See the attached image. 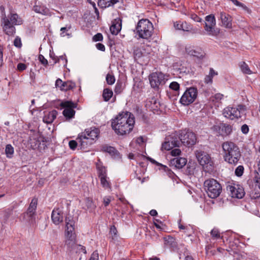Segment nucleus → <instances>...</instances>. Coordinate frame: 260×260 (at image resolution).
Here are the masks:
<instances>
[{
    "label": "nucleus",
    "mask_w": 260,
    "mask_h": 260,
    "mask_svg": "<svg viewBox=\"0 0 260 260\" xmlns=\"http://www.w3.org/2000/svg\"><path fill=\"white\" fill-rule=\"evenodd\" d=\"M239 67L243 74L250 75L253 73L249 68L248 64L244 61L240 62Z\"/></svg>",
    "instance_id": "31"
},
{
    "label": "nucleus",
    "mask_w": 260,
    "mask_h": 260,
    "mask_svg": "<svg viewBox=\"0 0 260 260\" xmlns=\"http://www.w3.org/2000/svg\"><path fill=\"white\" fill-rule=\"evenodd\" d=\"M75 250L76 252L82 251L84 253H86L85 247L81 245L77 244V245L76 246V249Z\"/></svg>",
    "instance_id": "54"
},
{
    "label": "nucleus",
    "mask_w": 260,
    "mask_h": 260,
    "mask_svg": "<svg viewBox=\"0 0 260 260\" xmlns=\"http://www.w3.org/2000/svg\"><path fill=\"white\" fill-rule=\"evenodd\" d=\"M66 233L75 232V221L71 216H67L65 219Z\"/></svg>",
    "instance_id": "22"
},
{
    "label": "nucleus",
    "mask_w": 260,
    "mask_h": 260,
    "mask_svg": "<svg viewBox=\"0 0 260 260\" xmlns=\"http://www.w3.org/2000/svg\"><path fill=\"white\" fill-rule=\"evenodd\" d=\"M123 89L122 83L119 81H117L116 84L114 91L116 94L120 93Z\"/></svg>",
    "instance_id": "40"
},
{
    "label": "nucleus",
    "mask_w": 260,
    "mask_h": 260,
    "mask_svg": "<svg viewBox=\"0 0 260 260\" xmlns=\"http://www.w3.org/2000/svg\"><path fill=\"white\" fill-rule=\"evenodd\" d=\"M121 29V20L120 18L114 19L112 25L110 27L111 32L113 35H116Z\"/></svg>",
    "instance_id": "21"
},
{
    "label": "nucleus",
    "mask_w": 260,
    "mask_h": 260,
    "mask_svg": "<svg viewBox=\"0 0 260 260\" xmlns=\"http://www.w3.org/2000/svg\"><path fill=\"white\" fill-rule=\"evenodd\" d=\"M226 189L232 198L242 199L245 195L243 187L238 184H229L226 186Z\"/></svg>",
    "instance_id": "14"
},
{
    "label": "nucleus",
    "mask_w": 260,
    "mask_h": 260,
    "mask_svg": "<svg viewBox=\"0 0 260 260\" xmlns=\"http://www.w3.org/2000/svg\"><path fill=\"white\" fill-rule=\"evenodd\" d=\"M196 158L199 164L203 167L212 166L213 162L210 156L206 152L197 150L195 152Z\"/></svg>",
    "instance_id": "15"
},
{
    "label": "nucleus",
    "mask_w": 260,
    "mask_h": 260,
    "mask_svg": "<svg viewBox=\"0 0 260 260\" xmlns=\"http://www.w3.org/2000/svg\"><path fill=\"white\" fill-rule=\"evenodd\" d=\"M113 91L111 89L109 88H105L104 89L103 93V97L105 101L108 102L110 100L113 95Z\"/></svg>",
    "instance_id": "33"
},
{
    "label": "nucleus",
    "mask_w": 260,
    "mask_h": 260,
    "mask_svg": "<svg viewBox=\"0 0 260 260\" xmlns=\"http://www.w3.org/2000/svg\"><path fill=\"white\" fill-rule=\"evenodd\" d=\"M102 150L105 152H107L111 155H114L117 152L115 148L109 146H104L102 147Z\"/></svg>",
    "instance_id": "36"
},
{
    "label": "nucleus",
    "mask_w": 260,
    "mask_h": 260,
    "mask_svg": "<svg viewBox=\"0 0 260 260\" xmlns=\"http://www.w3.org/2000/svg\"><path fill=\"white\" fill-rule=\"evenodd\" d=\"M99 254L96 251H94L91 255L89 260H98Z\"/></svg>",
    "instance_id": "63"
},
{
    "label": "nucleus",
    "mask_w": 260,
    "mask_h": 260,
    "mask_svg": "<svg viewBox=\"0 0 260 260\" xmlns=\"http://www.w3.org/2000/svg\"><path fill=\"white\" fill-rule=\"evenodd\" d=\"M103 35L101 33H98L93 37V40L94 42L101 41L103 40Z\"/></svg>",
    "instance_id": "50"
},
{
    "label": "nucleus",
    "mask_w": 260,
    "mask_h": 260,
    "mask_svg": "<svg viewBox=\"0 0 260 260\" xmlns=\"http://www.w3.org/2000/svg\"><path fill=\"white\" fill-rule=\"evenodd\" d=\"M118 0H99L98 6L102 8H106L117 3Z\"/></svg>",
    "instance_id": "24"
},
{
    "label": "nucleus",
    "mask_w": 260,
    "mask_h": 260,
    "mask_svg": "<svg viewBox=\"0 0 260 260\" xmlns=\"http://www.w3.org/2000/svg\"><path fill=\"white\" fill-rule=\"evenodd\" d=\"M164 242L165 244L168 247L172 248H176L177 247V242L176 241V239L171 236H168L164 237Z\"/></svg>",
    "instance_id": "26"
},
{
    "label": "nucleus",
    "mask_w": 260,
    "mask_h": 260,
    "mask_svg": "<svg viewBox=\"0 0 260 260\" xmlns=\"http://www.w3.org/2000/svg\"><path fill=\"white\" fill-rule=\"evenodd\" d=\"M26 66L23 63H19L17 65V69L20 71H22L25 70Z\"/></svg>",
    "instance_id": "60"
},
{
    "label": "nucleus",
    "mask_w": 260,
    "mask_h": 260,
    "mask_svg": "<svg viewBox=\"0 0 260 260\" xmlns=\"http://www.w3.org/2000/svg\"><path fill=\"white\" fill-rule=\"evenodd\" d=\"M198 93V89L196 87H191L187 88L180 100V103L185 106L190 105L196 100Z\"/></svg>",
    "instance_id": "9"
},
{
    "label": "nucleus",
    "mask_w": 260,
    "mask_h": 260,
    "mask_svg": "<svg viewBox=\"0 0 260 260\" xmlns=\"http://www.w3.org/2000/svg\"><path fill=\"white\" fill-rule=\"evenodd\" d=\"M39 59L42 64L44 66L47 67L48 64L47 60L44 57L43 55H39Z\"/></svg>",
    "instance_id": "49"
},
{
    "label": "nucleus",
    "mask_w": 260,
    "mask_h": 260,
    "mask_svg": "<svg viewBox=\"0 0 260 260\" xmlns=\"http://www.w3.org/2000/svg\"><path fill=\"white\" fill-rule=\"evenodd\" d=\"M167 80L165 75L161 72H154L149 76L151 87L156 89H158L159 86L163 85Z\"/></svg>",
    "instance_id": "11"
},
{
    "label": "nucleus",
    "mask_w": 260,
    "mask_h": 260,
    "mask_svg": "<svg viewBox=\"0 0 260 260\" xmlns=\"http://www.w3.org/2000/svg\"><path fill=\"white\" fill-rule=\"evenodd\" d=\"M195 171V167L194 166H189V165L187 166L186 172L187 173H188L189 175L194 174Z\"/></svg>",
    "instance_id": "52"
},
{
    "label": "nucleus",
    "mask_w": 260,
    "mask_h": 260,
    "mask_svg": "<svg viewBox=\"0 0 260 260\" xmlns=\"http://www.w3.org/2000/svg\"><path fill=\"white\" fill-rule=\"evenodd\" d=\"M38 204L37 199H32L26 213H24V216H27V219L31 222H33L35 220L36 211Z\"/></svg>",
    "instance_id": "16"
},
{
    "label": "nucleus",
    "mask_w": 260,
    "mask_h": 260,
    "mask_svg": "<svg viewBox=\"0 0 260 260\" xmlns=\"http://www.w3.org/2000/svg\"><path fill=\"white\" fill-rule=\"evenodd\" d=\"M44 137L39 132L35 131H30L28 144L32 149L39 148L42 142H44Z\"/></svg>",
    "instance_id": "12"
},
{
    "label": "nucleus",
    "mask_w": 260,
    "mask_h": 260,
    "mask_svg": "<svg viewBox=\"0 0 260 260\" xmlns=\"http://www.w3.org/2000/svg\"><path fill=\"white\" fill-rule=\"evenodd\" d=\"M145 49L144 46L141 47L135 46L134 48V57L135 59H138L142 57L145 54Z\"/></svg>",
    "instance_id": "23"
},
{
    "label": "nucleus",
    "mask_w": 260,
    "mask_h": 260,
    "mask_svg": "<svg viewBox=\"0 0 260 260\" xmlns=\"http://www.w3.org/2000/svg\"><path fill=\"white\" fill-rule=\"evenodd\" d=\"M23 20L16 13H10L6 16L5 14L1 18V26L4 32L8 36H13L15 33V25H20Z\"/></svg>",
    "instance_id": "2"
},
{
    "label": "nucleus",
    "mask_w": 260,
    "mask_h": 260,
    "mask_svg": "<svg viewBox=\"0 0 260 260\" xmlns=\"http://www.w3.org/2000/svg\"><path fill=\"white\" fill-rule=\"evenodd\" d=\"M77 141H75V140H71L69 142V147L70 148V149H71L72 150H75L76 147H77L78 145L79 146V147H80V146H79V143L78 142V141L77 140Z\"/></svg>",
    "instance_id": "45"
},
{
    "label": "nucleus",
    "mask_w": 260,
    "mask_h": 260,
    "mask_svg": "<svg viewBox=\"0 0 260 260\" xmlns=\"http://www.w3.org/2000/svg\"><path fill=\"white\" fill-rule=\"evenodd\" d=\"M224 160L231 165H236L241 157L238 147L233 142L227 141L222 144Z\"/></svg>",
    "instance_id": "3"
},
{
    "label": "nucleus",
    "mask_w": 260,
    "mask_h": 260,
    "mask_svg": "<svg viewBox=\"0 0 260 260\" xmlns=\"http://www.w3.org/2000/svg\"><path fill=\"white\" fill-rule=\"evenodd\" d=\"M99 129L95 127L86 129L79 134L77 140L78 141L81 149H85L92 144L99 135Z\"/></svg>",
    "instance_id": "4"
},
{
    "label": "nucleus",
    "mask_w": 260,
    "mask_h": 260,
    "mask_svg": "<svg viewBox=\"0 0 260 260\" xmlns=\"http://www.w3.org/2000/svg\"><path fill=\"white\" fill-rule=\"evenodd\" d=\"M136 29L139 38L148 39L152 35L153 26L148 19H142L139 21Z\"/></svg>",
    "instance_id": "5"
},
{
    "label": "nucleus",
    "mask_w": 260,
    "mask_h": 260,
    "mask_svg": "<svg viewBox=\"0 0 260 260\" xmlns=\"http://www.w3.org/2000/svg\"><path fill=\"white\" fill-rule=\"evenodd\" d=\"M190 18L194 21L197 22H201L202 20L201 18H200L197 15L195 14H191L190 16Z\"/></svg>",
    "instance_id": "62"
},
{
    "label": "nucleus",
    "mask_w": 260,
    "mask_h": 260,
    "mask_svg": "<svg viewBox=\"0 0 260 260\" xmlns=\"http://www.w3.org/2000/svg\"><path fill=\"white\" fill-rule=\"evenodd\" d=\"M106 82L109 85H113L115 82L114 76L110 73H108L106 77Z\"/></svg>",
    "instance_id": "39"
},
{
    "label": "nucleus",
    "mask_w": 260,
    "mask_h": 260,
    "mask_svg": "<svg viewBox=\"0 0 260 260\" xmlns=\"http://www.w3.org/2000/svg\"><path fill=\"white\" fill-rule=\"evenodd\" d=\"M241 131L244 134H247L249 132V127L248 125L246 124L243 125L241 126Z\"/></svg>",
    "instance_id": "61"
},
{
    "label": "nucleus",
    "mask_w": 260,
    "mask_h": 260,
    "mask_svg": "<svg viewBox=\"0 0 260 260\" xmlns=\"http://www.w3.org/2000/svg\"><path fill=\"white\" fill-rule=\"evenodd\" d=\"M117 231L114 225H113L111 227L110 230V233L112 236V238L114 239V237H116L117 236Z\"/></svg>",
    "instance_id": "51"
},
{
    "label": "nucleus",
    "mask_w": 260,
    "mask_h": 260,
    "mask_svg": "<svg viewBox=\"0 0 260 260\" xmlns=\"http://www.w3.org/2000/svg\"><path fill=\"white\" fill-rule=\"evenodd\" d=\"M86 205L87 208L91 210L94 209L95 207V206L94 205L92 201L89 199H86Z\"/></svg>",
    "instance_id": "48"
},
{
    "label": "nucleus",
    "mask_w": 260,
    "mask_h": 260,
    "mask_svg": "<svg viewBox=\"0 0 260 260\" xmlns=\"http://www.w3.org/2000/svg\"><path fill=\"white\" fill-rule=\"evenodd\" d=\"M34 11L36 13L41 14L44 15H47L49 14V9L44 6L35 5L34 7Z\"/></svg>",
    "instance_id": "28"
},
{
    "label": "nucleus",
    "mask_w": 260,
    "mask_h": 260,
    "mask_svg": "<svg viewBox=\"0 0 260 260\" xmlns=\"http://www.w3.org/2000/svg\"><path fill=\"white\" fill-rule=\"evenodd\" d=\"M245 110V106L242 105H238L237 107L228 106L223 110L222 114L228 119L236 120L241 117V114Z\"/></svg>",
    "instance_id": "7"
},
{
    "label": "nucleus",
    "mask_w": 260,
    "mask_h": 260,
    "mask_svg": "<svg viewBox=\"0 0 260 260\" xmlns=\"http://www.w3.org/2000/svg\"><path fill=\"white\" fill-rule=\"evenodd\" d=\"M230 1H231L235 5H236L237 6L241 7L244 9L246 8L242 3H240V2L238 1L237 0H230Z\"/></svg>",
    "instance_id": "59"
},
{
    "label": "nucleus",
    "mask_w": 260,
    "mask_h": 260,
    "mask_svg": "<svg viewBox=\"0 0 260 260\" xmlns=\"http://www.w3.org/2000/svg\"><path fill=\"white\" fill-rule=\"evenodd\" d=\"M171 153L172 155H173V156H178L181 153V150H180V149H179L178 148H175L174 149H173L171 151Z\"/></svg>",
    "instance_id": "57"
},
{
    "label": "nucleus",
    "mask_w": 260,
    "mask_h": 260,
    "mask_svg": "<svg viewBox=\"0 0 260 260\" xmlns=\"http://www.w3.org/2000/svg\"><path fill=\"white\" fill-rule=\"evenodd\" d=\"M63 84V82L60 79H57L55 82L56 87L59 88L62 90V85Z\"/></svg>",
    "instance_id": "56"
},
{
    "label": "nucleus",
    "mask_w": 260,
    "mask_h": 260,
    "mask_svg": "<svg viewBox=\"0 0 260 260\" xmlns=\"http://www.w3.org/2000/svg\"><path fill=\"white\" fill-rule=\"evenodd\" d=\"M96 167L99 178L107 176V170L100 161H99V162L96 163Z\"/></svg>",
    "instance_id": "27"
},
{
    "label": "nucleus",
    "mask_w": 260,
    "mask_h": 260,
    "mask_svg": "<svg viewBox=\"0 0 260 260\" xmlns=\"http://www.w3.org/2000/svg\"><path fill=\"white\" fill-rule=\"evenodd\" d=\"M169 87L175 91H178L179 89L180 85L177 82H172L170 83Z\"/></svg>",
    "instance_id": "47"
},
{
    "label": "nucleus",
    "mask_w": 260,
    "mask_h": 260,
    "mask_svg": "<svg viewBox=\"0 0 260 260\" xmlns=\"http://www.w3.org/2000/svg\"><path fill=\"white\" fill-rule=\"evenodd\" d=\"M14 45L18 48H20L21 47V39L17 37L15 39L14 41Z\"/></svg>",
    "instance_id": "53"
},
{
    "label": "nucleus",
    "mask_w": 260,
    "mask_h": 260,
    "mask_svg": "<svg viewBox=\"0 0 260 260\" xmlns=\"http://www.w3.org/2000/svg\"><path fill=\"white\" fill-rule=\"evenodd\" d=\"M14 148L11 144H7L5 148V153L8 157L11 158L14 154Z\"/></svg>",
    "instance_id": "35"
},
{
    "label": "nucleus",
    "mask_w": 260,
    "mask_h": 260,
    "mask_svg": "<svg viewBox=\"0 0 260 260\" xmlns=\"http://www.w3.org/2000/svg\"><path fill=\"white\" fill-rule=\"evenodd\" d=\"M171 137L170 138H168V140L170 141L171 143V147H179L180 143H181V141L180 140L179 137Z\"/></svg>",
    "instance_id": "34"
},
{
    "label": "nucleus",
    "mask_w": 260,
    "mask_h": 260,
    "mask_svg": "<svg viewBox=\"0 0 260 260\" xmlns=\"http://www.w3.org/2000/svg\"><path fill=\"white\" fill-rule=\"evenodd\" d=\"M171 146V143L169 140L168 141H165L162 144V148L167 150H170V149L174 148V147Z\"/></svg>",
    "instance_id": "46"
},
{
    "label": "nucleus",
    "mask_w": 260,
    "mask_h": 260,
    "mask_svg": "<svg viewBox=\"0 0 260 260\" xmlns=\"http://www.w3.org/2000/svg\"><path fill=\"white\" fill-rule=\"evenodd\" d=\"M96 48L101 51H104L105 50V46L101 43H97L96 44Z\"/></svg>",
    "instance_id": "64"
},
{
    "label": "nucleus",
    "mask_w": 260,
    "mask_h": 260,
    "mask_svg": "<svg viewBox=\"0 0 260 260\" xmlns=\"http://www.w3.org/2000/svg\"><path fill=\"white\" fill-rule=\"evenodd\" d=\"M66 240L76 241V236L75 232L66 233Z\"/></svg>",
    "instance_id": "43"
},
{
    "label": "nucleus",
    "mask_w": 260,
    "mask_h": 260,
    "mask_svg": "<svg viewBox=\"0 0 260 260\" xmlns=\"http://www.w3.org/2000/svg\"><path fill=\"white\" fill-rule=\"evenodd\" d=\"M66 245L71 250H75L76 249L77 244L76 243V241L66 240Z\"/></svg>",
    "instance_id": "38"
},
{
    "label": "nucleus",
    "mask_w": 260,
    "mask_h": 260,
    "mask_svg": "<svg viewBox=\"0 0 260 260\" xmlns=\"http://www.w3.org/2000/svg\"><path fill=\"white\" fill-rule=\"evenodd\" d=\"M205 30L209 36H216L219 34V29H215L216 20L214 15L210 14L205 17Z\"/></svg>",
    "instance_id": "10"
},
{
    "label": "nucleus",
    "mask_w": 260,
    "mask_h": 260,
    "mask_svg": "<svg viewBox=\"0 0 260 260\" xmlns=\"http://www.w3.org/2000/svg\"><path fill=\"white\" fill-rule=\"evenodd\" d=\"M75 86V83L71 81L63 82V84L62 85V91L72 90L74 88Z\"/></svg>",
    "instance_id": "30"
},
{
    "label": "nucleus",
    "mask_w": 260,
    "mask_h": 260,
    "mask_svg": "<svg viewBox=\"0 0 260 260\" xmlns=\"http://www.w3.org/2000/svg\"><path fill=\"white\" fill-rule=\"evenodd\" d=\"M60 106L64 109L62 114L66 118L70 119L74 116L75 111L74 109L76 107V104L72 101H66L62 102Z\"/></svg>",
    "instance_id": "13"
},
{
    "label": "nucleus",
    "mask_w": 260,
    "mask_h": 260,
    "mask_svg": "<svg viewBox=\"0 0 260 260\" xmlns=\"http://www.w3.org/2000/svg\"><path fill=\"white\" fill-rule=\"evenodd\" d=\"M57 112L56 110H53L49 112L43 118V121L46 123H51L55 119Z\"/></svg>",
    "instance_id": "25"
},
{
    "label": "nucleus",
    "mask_w": 260,
    "mask_h": 260,
    "mask_svg": "<svg viewBox=\"0 0 260 260\" xmlns=\"http://www.w3.org/2000/svg\"><path fill=\"white\" fill-rule=\"evenodd\" d=\"M204 186L208 197L212 199L217 198L222 191L220 184L214 179L206 180L204 182Z\"/></svg>",
    "instance_id": "6"
},
{
    "label": "nucleus",
    "mask_w": 260,
    "mask_h": 260,
    "mask_svg": "<svg viewBox=\"0 0 260 260\" xmlns=\"http://www.w3.org/2000/svg\"><path fill=\"white\" fill-rule=\"evenodd\" d=\"M204 82L206 84H211L213 82V78L211 77V75H208L206 76Z\"/></svg>",
    "instance_id": "55"
},
{
    "label": "nucleus",
    "mask_w": 260,
    "mask_h": 260,
    "mask_svg": "<svg viewBox=\"0 0 260 260\" xmlns=\"http://www.w3.org/2000/svg\"><path fill=\"white\" fill-rule=\"evenodd\" d=\"M219 15L220 18L222 22V25L228 28H232V17L230 15L223 12H220Z\"/></svg>",
    "instance_id": "19"
},
{
    "label": "nucleus",
    "mask_w": 260,
    "mask_h": 260,
    "mask_svg": "<svg viewBox=\"0 0 260 260\" xmlns=\"http://www.w3.org/2000/svg\"><path fill=\"white\" fill-rule=\"evenodd\" d=\"M63 212L59 208L54 209L51 214V219L53 222L56 224H59L63 221Z\"/></svg>",
    "instance_id": "18"
},
{
    "label": "nucleus",
    "mask_w": 260,
    "mask_h": 260,
    "mask_svg": "<svg viewBox=\"0 0 260 260\" xmlns=\"http://www.w3.org/2000/svg\"><path fill=\"white\" fill-rule=\"evenodd\" d=\"M60 60H62L63 61V63L64 64H67V59L66 58V57L65 55H61L58 58L57 61L56 60L54 63H56L57 62H59Z\"/></svg>",
    "instance_id": "58"
},
{
    "label": "nucleus",
    "mask_w": 260,
    "mask_h": 260,
    "mask_svg": "<svg viewBox=\"0 0 260 260\" xmlns=\"http://www.w3.org/2000/svg\"><path fill=\"white\" fill-rule=\"evenodd\" d=\"M71 28V26H69V27H61L60 29L61 33L60 36L61 37H64L65 36H68V37H71V34H69L68 32L69 30H70Z\"/></svg>",
    "instance_id": "42"
},
{
    "label": "nucleus",
    "mask_w": 260,
    "mask_h": 260,
    "mask_svg": "<svg viewBox=\"0 0 260 260\" xmlns=\"http://www.w3.org/2000/svg\"><path fill=\"white\" fill-rule=\"evenodd\" d=\"M185 52L188 55L198 58H202L205 55V53L201 48H194L190 45H187L185 47Z\"/></svg>",
    "instance_id": "17"
},
{
    "label": "nucleus",
    "mask_w": 260,
    "mask_h": 260,
    "mask_svg": "<svg viewBox=\"0 0 260 260\" xmlns=\"http://www.w3.org/2000/svg\"><path fill=\"white\" fill-rule=\"evenodd\" d=\"M187 162V160L184 157H176L171 160V166L178 169L182 168Z\"/></svg>",
    "instance_id": "20"
},
{
    "label": "nucleus",
    "mask_w": 260,
    "mask_h": 260,
    "mask_svg": "<svg viewBox=\"0 0 260 260\" xmlns=\"http://www.w3.org/2000/svg\"><path fill=\"white\" fill-rule=\"evenodd\" d=\"M101 181V184L102 185L103 187L105 189H110L111 188V184L110 182L109 181V178L107 176H103L99 178Z\"/></svg>",
    "instance_id": "32"
},
{
    "label": "nucleus",
    "mask_w": 260,
    "mask_h": 260,
    "mask_svg": "<svg viewBox=\"0 0 260 260\" xmlns=\"http://www.w3.org/2000/svg\"><path fill=\"white\" fill-rule=\"evenodd\" d=\"M177 136L185 146L188 147L194 145L197 142V137L194 133L189 130L183 129L179 132Z\"/></svg>",
    "instance_id": "8"
},
{
    "label": "nucleus",
    "mask_w": 260,
    "mask_h": 260,
    "mask_svg": "<svg viewBox=\"0 0 260 260\" xmlns=\"http://www.w3.org/2000/svg\"><path fill=\"white\" fill-rule=\"evenodd\" d=\"M211 235L213 239H218L220 238V232L218 229L214 228L210 232Z\"/></svg>",
    "instance_id": "41"
},
{
    "label": "nucleus",
    "mask_w": 260,
    "mask_h": 260,
    "mask_svg": "<svg viewBox=\"0 0 260 260\" xmlns=\"http://www.w3.org/2000/svg\"><path fill=\"white\" fill-rule=\"evenodd\" d=\"M135 117L133 114L126 112L119 114L111 123L112 128L119 135L128 134L134 127Z\"/></svg>",
    "instance_id": "1"
},
{
    "label": "nucleus",
    "mask_w": 260,
    "mask_h": 260,
    "mask_svg": "<svg viewBox=\"0 0 260 260\" xmlns=\"http://www.w3.org/2000/svg\"><path fill=\"white\" fill-rule=\"evenodd\" d=\"M221 131L223 133V135H229L232 132V127L230 125L224 124L222 126Z\"/></svg>",
    "instance_id": "37"
},
{
    "label": "nucleus",
    "mask_w": 260,
    "mask_h": 260,
    "mask_svg": "<svg viewBox=\"0 0 260 260\" xmlns=\"http://www.w3.org/2000/svg\"><path fill=\"white\" fill-rule=\"evenodd\" d=\"M244 168L243 166H239L235 170V174L238 177H241L244 172Z\"/></svg>",
    "instance_id": "44"
},
{
    "label": "nucleus",
    "mask_w": 260,
    "mask_h": 260,
    "mask_svg": "<svg viewBox=\"0 0 260 260\" xmlns=\"http://www.w3.org/2000/svg\"><path fill=\"white\" fill-rule=\"evenodd\" d=\"M181 30L184 31H190L192 33H196V31H195L194 29L193 28L192 26L186 22V21H183L181 22Z\"/></svg>",
    "instance_id": "29"
}]
</instances>
